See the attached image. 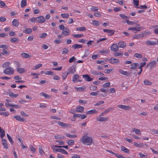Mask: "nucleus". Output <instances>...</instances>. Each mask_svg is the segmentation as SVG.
Returning a JSON list of instances; mask_svg holds the SVG:
<instances>
[{
    "label": "nucleus",
    "instance_id": "bb28decb",
    "mask_svg": "<svg viewBox=\"0 0 158 158\" xmlns=\"http://www.w3.org/2000/svg\"><path fill=\"white\" fill-rule=\"evenodd\" d=\"M72 48L74 49L77 48H80L82 47V46L80 44H75L72 46Z\"/></svg>",
    "mask_w": 158,
    "mask_h": 158
},
{
    "label": "nucleus",
    "instance_id": "79ce46f5",
    "mask_svg": "<svg viewBox=\"0 0 158 158\" xmlns=\"http://www.w3.org/2000/svg\"><path fill=\"white\" fill-rule=\"evenodd\" d=\"M55 148H65L66 149H69L68 148V146H58V145H55L53 146V148H52L55 149Z\"/></svg>",
    "mask_w": 158,
    "mask_h": 158
},
{
    "label": "nucleus",
    "instance_id": "aec40b11",
    "mask_svg": "<svg viewBox=\"0 0 158 158\" xmlns=\"http://www.w3.org/2000/svg\"><path fill=\"white\" fill-rule=\"evenodd\" d=\"M85 86H83L81 87H75V89L77 91H83L85 90Z\"/></svg>",
    "mask_w": 158,
    "mask_h": 158
},
{
    "label": "nucleus",
    "instance_id": "7ed1b4c3",
    "mask_svg": "<svg viewBox=\"0 0 158 158\" xmlns=\"http://www.w3.org/2000/svg\"><path fill=\"white\" fill-rule=\"evenodd\" d=\"M150 34L151 32L149 31L147 33L144 32L142 34H138L137 35H134L133 37V39H142L144 37V35H145L146 33Z\"/></svg>",
    "mask_w": 158,
    "mask_h": 158
},
{
    "label": "nucleus",
    "instance_id": "f704fd0d",
    "mask_svg": "<svg viewBox=\"0 0 158 158\" xmlns=\"http://www.w3.org/2000/svg\"><path fill=\"white\" fill-rule=\"evenodd\" d=\"M0 132L1 133L0 137L2 138L5 136V133L4 131L2 129L1 127H0Z\"/></svg>",
    "mask_w": 158,
    "mask_h": 158
},
{
    "label": "nucleus",
    "instance_id": "09e8293b",
    "mask_svg": "<svg viewBox=\"0 0 158 158\" xmlns=\"http://www.w3.org/2000/svg\"><path fill=\"white\" fill-rule=\"evenodd\" d=\"M126 22L128 24L131 25H133L134 24H136L137 23V22L136 23V22H133V21H130L128 20H127L126 21Z\"/></svg>",
    "mask_w": 158,
    "mask_h": 158
},
{
    "label": "nucleus",
    "instance_id": "f257e3e1",
    "mask_svg": "<svg viewBox=\"0 0 158 158\" xmlns=\"http://www.w3.org/2000/svg\"><path fill=\"white\" fill-rule=\"evenodd\" d=\"M80 141L83 144L87 145H90L92 143L93 139L91 137H82Z\"/></svg>",
    "mask_w": 158,
    "mask_h": 158
},
{
    "label": "nucleus",
    "instance_id": "473e14b6",
    "mask_svg": "<svg viewBox=\"0 0 158 158\" xmlns=\"http://www.w3.org/2000/svg\"><path fill=\"white\" fill-rule=\"evenodd\" d=\"M76 30L79 31H85L86 30V29L85 27H76Z\"/></svg>",
    "mask_w": 158,
    "mask_h": 158
},
{
    "label": "nucleus",
    "instance_id": "a211bd4d",
    "mask_svg": "<svg viewBox=\"0 0 158 158\" xmlns=\"http://www.w3.org/2000/svg\"><path fill=\"white\" fill-rule=\"evenodd\" d=\"M54 122L57 123L59 125L61 126L62 127H66L67 126V125L66 123H65L63 122L57 121H54Z\"/></svg>",
    "mask_w": 158,
    "mask_h": 158
},
{
    "label": "nucleus",
    "instance_id": "49530a36",
    "mask_svg": "<svg viewBox=\"0 0 158 158\" xmlns=\"http://www.w3.org/2000/svg\"><path fill=\"white\" fill-rule=\"evenodd\" d=\"M97 88H98L96 86H95V85H91L89 87V89L91 90H93V91L95 90H96L97 89Z\"/></svg>",
    "mask_w": 158,
    "mask_h": 158
},
{
    "label": "nucleus",
    "instance_id": "3c124183",
    "mask_svg": "<svg viewBox=\"0 0 158 158\" xmlns=\"http://www.w3.org/2000/svg\"><path fill=\"white\" fill-rule=\"evenodd\" d=\"M76 58L74 56H73L69 60V62L70 63H72L73 62L75 61L76 60Z\"/></svg>",
    "mask_w": 158,
    "mask_h": 158
},
{
    "label": "nucleus",
    "instance_id": "b1692460",
    "mask_svg": "<svg viewBox=\"0 0 158 158\" xmlns=\"http://www.w3.org/2000/svg\"><path fill=\"white\" fill-rule=\"evenodd\" d=\"M10 41L12 43H17L18 42L19 40V39L16 38H12L10 39Z\"/></svg>",
    "mask_w": 158,
    "mask_h": 158
},
{
    "label": "nucleus",
    "instance_id": "864d4df0",
    "mask_svg": "<svg viewBox=\"0 0 158 158\" xmlns=\"http://www.w3.org/2000/svg\"><path fill=\"white\" fill-rule=\"evenodd\" d=\"M2 54L3 55H8L9 54V52L6 50V49H3L2 50Z\"/></svg>",
    "mask_w": 158,
    "mask_h": 158
},
{
    "label": "nucleus",
    "instance_id": "c9c22d12",
    "mask_svg": "<svg viewBox=\"0 0 158 158\" xmlns=\"http://www.w3.org/2000/svg\"><path fill=\"white\" fill-rule=\"evenodd\" d=\"M40 95L44 96L46 98H50V96L49 95L44 92L41 93L40 94Z\"/></svg>",
    "mask_w": 158,
    "mask_h": 158
},
{
    "label": "nucleus",
    "instance_id": "5701e85b",
    "mask_svg": "<svg viewBox=\"0 0 158 158\" xmlns=\"http://www.w3.org/2000/svg\"><path fill=\"white\" fill-rule=\"evenodd\" d=\"M138 66H139V63H133L131 65V68L132 69H138Z\"/></svg>",
    "mask_w": 158,
    "mask_h": 158
},
{
    "label": "nucleus",
    "instance_id": "37998d69",
    "mask_svg": "<svg viewBox=\"0 0 158 158\" xmlns=\"http://www.w3.org/2000/svg\"><path fill=\"white\" fill-rule=\"evenodd\" d=\"M69 74V73L68 72H65L63 73L62 74V77L63 78V79H65V78Z\"/></svg>",
    "mask_w": 158,
    "mask_h": 158
},
{
    "label": "nucleus",
    "instance_id": "0e129e2a",
    "mask_svg": "<svg viewBox=\"0 0 158 158\" xmlns=\"http://www.w3.org/2000/svg\"><path fill=\"white\" fill-rule=\"evenodd\" d=\"M44 73L46 75H53V72L51 71H45L44 72Z\"/></svg>",
    "mask_w": 158,
    "mask_h": 158
},
{
    "label": "nucleus",
    "instance_id": "a19ab883",
    "mask_svg": "<svg viewBox=\"0 0 158 158\" xmlns=\"http://www.w3.org/2000/svg\"><path fill=\"white\" fill-rule=\"evenodd\" d=\"M69 32V30H67V31H63L61 34H63V35L64 36L68 35Z\"/></svg>",
    "mask_w": 158,
    "mask_h": 158
},
{
    "label": "nucleus",
    "instance_id": "6ab92c4d",
    "mask_svg": "<svg viewBox=\"0 0 158 158\" xmlns=\"http://www.w3.org/2000/svg\"><path fill=\"white\" fill-rule=\"evenodd\" d=\"M104 32H107L110 33L109 35L111 36L114 34V30H109L107 29H105L103 30Z\"/></svg>",
    "mask_w": 158,
    "mask_h": 158
},
{
    "label": "nucleus",
    "instance_id": "4d7b16f0",
    "mask_svg": "<svg viewBox=\"0 0 158 158\" xmlns=\"http://www.w3.org/2000/svg\"><path fill=\"white\" fill-rule=\"evenodd\" d=\"M99 91H97L96 92H91L90 93V94L91 95L96 96L98 95V94H99Z\"/></svg>",
    "mask_w": 158,
    "mask_h": 158
},
{
    "label": "nucleus",
    "instance_id": "58836bf2",
    "mask_svg": "<svg viewBox=\"0 0 158 158\" xmlns=\"http://www.w3.org/2000/svg\"><path fill=\"white\" fill-rule=\"evenodd\" d=\"M9 48L8 46L5 44L0 45V48L3 49L7 50Z\"/></svg>",
    "mask_w": 158,
    "mask_h": 158
},
{
    "label": "nucleus",
    "instance_id": "e2e57ef3",
    "mask_svg": "<svg viewBox=\"0 0 158 158\" xmlns=\"http://www.w3.org/2000/svg\"><path fill=\"white\" fill-rule=\"evenodd\" d=\"M98 72L95 70H93L91 71V74L94 76H98Z\"/></svg>",
    "mask_w": 158,
    "mask_h": 158
},
{
    "label": "nucleus",
    "instance_id": "412c9836",
    "mask_svg": "<svg viewBox=\"0 0 158 158\" xmlns=\"http://www.w3.org/2000/svg\"><path fill=\"white\" fill-rule=\"evenodd\" d=\"M79 78V76L78 74H74L73 77V81L75 83L77 82V80Z\"/></svg>",
    "mask_w": 158,
    "mask_h": 158
},
{
    "label": "nucleus",
    "instance_id": "8fccbe9b",
    "mask_svg": "<svg viewBox=\"0 0 158 158\" xmlns=\"http://www.w3.org/2000/svg\"><path fill=\"white\" fill-rule=\"evenodd\" d=\"M146 64V63L145 62L141 63L140 64V65H139V66H138V69H142V68Z\"/></svg>",
    "mask_w": 158,
    "mask_h": 158
},
{
    "label": "nucleus",
    "instance_id": "13d9d810",
    "mask_svg": "<svg viewBox=\"0 0 158 158\" xmlns=\"http://www.w3.org/2000/svg\"><path fill=\"white\" fill-rule=\"evenodd\" d=\"M61 15L63 18H68L69 16V14L68 13L62 14Z\"/></svg>",
    "mask_w": 158,
    "mask_h": 158
},
{
    "label": "nucleus",
    "instance_id": "f03ea898",
    "mask_svg": "<svg viewBox=\"0 0 158 158\" xmlns=\"http://www.w3.org/2000/svg\"><path fill=\"white\" fill-rule=\"evenodd\" d=\"M14 69L10 66L6 68L3 71V73L5 74L9 75H13L14 73Z\"/></svg>",
    "mask_w": 158,
    "mask_h": 158
},
{
    "label": "nucleus",
    "instance_id": "2f4dec72",
    "mask_svg": "<svg viewBox=\"0 0 158 158\" xmlns=\"http://www.w3.org/2000/svg\"><path fill=\"white\" fill-rule=\"evenodd\" d=\"M21 55L23 57L25 58H29L31 57V56L25 53H22Z\"/></svg>",
    "mask_w": 158,
    "mask_h": 158
},
{
    "label": "nucleus",
    "instance_id": "774afa93",
    "mask_svg": "<svg viewBox=\"0 0 158 158\" xmlns=\"http://www.w3.org/2000/svg\"><path fill=\"white\" fill-rule=\"evenodd\" d=\"M68 50L66 48H64L62 49V54H65L67 53L68 52Z\"/></svg>",
    "mask_w": 158,
    "mask_h": 158
},
{
    "label": "nucleus",
    "instance_id": "c03bdc74",
    "mask_svg": "<svg viewBox=\"0 0 158 158\" xmlns=\"http://www.w3.org/2000/svg\"><path fill=\"white\" fill-rule=\"evenodd\" d=\"M114 109V108L113 107H110L109 108H108L106 110L104 111V113H105L106 114H107L110 111H112Z\"/></svg>",
    "mask_w": 158,
    "mask_h": 158
},
{
    "label": "nucleus",
    "instance_id": "ea45409f",
    "mask_svg": "<svg viewBox=\"0 0 158 158\" xmlns=\"http://www.w3.org/2000/svg\"><path fill=\"white\" fill-rule=\"evenodd\" d=\"M114 55L115 56H122L123 55V52L120 53L119 52H115L114 53Z\"/></svg>",
    "mask_w": 158,
    "mask_h": 158
},
{
    "label": "nucleus",
    "instance_id": "680f3d73",
    "mask_svg": "<svg viewBox=\"0 0 158 158\" xmlns=\"http://www.w3.org/2000/svg\"><path fill=\"white\" fill-rule=\"evenodd\" d=\"M133 4L136 6H138L139 5V1L137 0H133Z\"/></svg>",
    "mask_w": 158,
    "mask_h": 158
},
{
    "label": "nucleus",
    "instance_id": "1a4fd4ad",
    "mask_svg": "<svg viewBox=\"0 0 158 158\" xmlns=\"http://www.w3.org/2000/svg\"><path fill=\"white\" fill-rule=\"evenodd\" d=\"M45 19L43 16L37 17V21L38 23H43L45 21Z\"/></svg>",
    "mask_w": 158,
    "mask_h": 158
},
{
    "label": "nucleus",
    "instance_id": "cd10ccee",
    "mask_svg": "<svg viewBox=\"0 0 158 158\" xmlns=\"http://www.w3.org/2000/svg\"><path fill=\"white\" fill-rule=\"evenodd\" d=\"M121 150L122 151H123L124 152L129 153L130 152V151L128 149L126 148L124 146H122L121 148Z\"/></svg>",
    "mask_w": 158,
    "mask_h": 158
},
{
    "label": "nucleus",
    "instance_id": "9b49d317",
    "mask_svg": "<svg viewBox=\"0 0 158 158\" xmlns=\"http://www.w3.org/2000/svg\"><path fill=\"white\" fill-rule=\"evenodd\" d=\"M84 109V108L83 106H77L76 111V112H79L80 113H83V110Z\"/></svg>",
    "mask_w": 158,
    "mask_h": 158
},
{
    "label": "nucleus",
    "instance_id": "39448f33",
    "mask_svg": "<svg viewBox=\"0 0 158 158\" xmlns=\"http://www.w3.org/2000/svg\"><path fill=\"white\" fill-rule=\"evenodd\" d=\"M110 49L113 52H117L119 50L118 47L116 44H113L110 46Z\"/></svg>",
    "mask_w": 158,
    "mask_h": 158
},
{
    "label": "nucleus",
    "instance_id": "ddd939ff",
    "mask_svg": "<svg viewBox=\"0 0 158 158\" xmlns=\"http://www.w3.org/2000/svg\"><path fill=\"white\" fill-rule=\"evenodd\" d=\"M118 47L119 48H124L126 46V43L123 41H120L118 43Z\"/></svg>",
    "mask_w": 158,
    "mask_h": 158
},
{
    "label": "nucleus",
    "instance_id": "6e6d98bb",
    "mask_svg": "<svg viewBox=\"0 0 158 158\" xmlns=\"http://www.w3.org/2000/svg\"><path fill=\"white\" fill-rule=\"evenodd\" d=\"M10 64V63L9 62H6L3 64L2 65V67L3 68H6V67H9L8 66Z\"/></svg>",
    "mask_w": 158,
    "mask_h": 158
},
{
    "label": "nucleus",
    "instance_id": "4468645a",
    "mask_svg": "<svg viewBox=\"0 0 158 158\" xmlns=\"http://www.w3.org/2000/svg\"><path fill=\"white\" fill-rule=\"evenodd\" d=\"M2 144L4 148L7 149L8 147L6 139H2Z\"/></svg>",
    "mask_w": 158,
    "mask_h": 158
},
{
    "label": "nucleus",
    "instance_id": "bf43d9fd",
    "mask_svg": "<svg viewBox=\"0 0 158 158\" xmlns=\"http://www.w3.org/2000/svg\"><path fill=\"white\" fill-rule=\"evenodd\" d=\"M55 138L56 139H64V137H63L61 136L60 135H56L55 136Z\"/></svg>",
    "mask_w": 158,
    "mask_h": 158
},
{
    "label": "nucleus",
    "instance_id": "a878e982",
    "mask_svg": "<svg viewBox=\"0 0 158 158\" xmlns=\"http://www.w3.org/2000/svg\"><path fill=\"white\" fill-rule=\"evenodd\" d=\"M92 24L94 26H98L101 23L100 21L93 20Z\"/></svg>",
    "mask_w": 158,
    "mask_h": 158
},
{
    "label": "nucleus",
    "instance_id": "e433bc0d",
    "mask_svg": "<svg viewBox=\"0 0 158 158\" xmlns=\"http://www.w3.org/2000/svg\"><path fill=\"white\" fill-rule=\"evenodd\" d=\"M16 69H17V71L20 74L23 73L25 71L24 69L23 68H17Z\"/></svg>",
    "mask_w": 158,
    "mask_h": 158
},
{
    "label": "nucleus",
    "instance_id": "4c0bfd02",
    "mask_svg": "<svg viewBox=\"0 0 158 158\" xmlns=\"http://www.w3.org/2000/svg\"><path fill=\"white\" fill-rule=\"evenodd\" d=\"M66 136L69 138H72L77 137V135H71L69 134H66Z\"/></svg>",
    "mask_w": 158,
    "mask_h": 158
},
{
    "label": "nucleus",
    "instance_id": "a18cd8bd",
    "mask_svg": "<svg viewBox=\"0 0 158 158\" xmlns=\"http://www.w3.org/2000/svg\"><path fill=\"white\" fill-rule=\"evenodd\" d=\"M134 56L137 58L139 59L142 58L143 56L142 54L137 53H135Z\"/></svg>",
    "mask_w": 158,
    "mask_h": 158
},
{
    "label": "nucleus",
    "instance_id": "f8f14e48",
    "mask_svg": "<svg viewBox=\"0 0 158 158\" xmlns=\"http://www.w3.org/2000/svg\"><path fill=\"white\" fill-rule=\"evenodd\" d=\"M146 44L148 45H155L157 44V43L155 41H152L149 40H148L145 42Z\"/></svg>",
    "mask_w": 158,
    "mask_h": 158
},
{
    "label": "nucleus",
    "instance_id": "423d86ee",
    "mask_svg": "<svg viewBox=\"0 0 158 158\" xmlns=\"http://www.w3.org/2000/svg\"><path fill=\"white\" fill-rule=\"evenodd\" d=\"M117 107L119 108L124 110H129L131 109V107L129 106H127L122 105H118Z\"/></svg>",
    "mask_w": 158,
    "mask_h": 158
},
{
    "label": "nucleus",
    "instance_id": "7c9ffc66",
    "mask_svg": "<svg viewBox=\"0 0 158 158\" xmlns=\"http://www.w3.org/2000/svg\"><path fill=\"white\" fill-rule=\"evenodd\" d=\"M27 5V0H22L21 3V7L23 8Z\"/></svg>",
    "mask_w": 158,
    "mask_h": 158
},
{
    "label": "nucleus",
    "instance_id": "2eb2a0df",
    "mask_svg": "<svg viewBox=\"0 0 158 158\" xmlns=\"http://www.w3.org/2000/svg\"><path fill=\"white\" fill-rule=\"evenodd\" d=\"M98 113V111L97 110L95 109H94L87 111L86 112V114H97Z\"/></svg>",
    "mask_w": 158,
    "mask_h": 158
},
{
    "label": "nucleus",
    "instance_id": "338daca9",
    "mask_svg": "<svg viewBox=\"0 0 158 158\" xmlns=\"http://www.w3.org/2000/svg\"><path fill=\"white\" fill-rule=\"evenodd\" d=\"M144 83L146 85H150L152 84L151 82L147 80H144Z\"/></svg>",
    "mask_w": 158,
    "mask_h": 158
},
{
    "label": "nucleus",
    "instance_id": "c756f323",
    "mask_svg": "<svg viewBox=\"0 0 158 158\" xmlns=\"http://www.w3.org/2000/svg\"><path fill=\"white\" fill-rule=\"evenodd\" d=\"M9 95L12 98H16L17 96H19V94H14V93H13L12 92H10L9 93Z\"/></svg>",
    "mask_w": 158,
    "mask_h": 158
},
{
    "label": "nucleus",
    "instance_id": "603ef678",
    "mask_svg": "<svg viewBox=\"0 0 158 158\" xmlns=\"http://www.w3.org/2000/svg\"><path fill=\"white\" fill-rule=\"evenodd\" d=\"M99 53L101 54H103V53H105V54H106L109 53V51L107 50H100L99 51Z\"/></svg>",
    "mask_w": 158,
    "mask_h": 158
},
{
    "label": "nucleus",
    "instance_id": "c85d7f7f",
    "mask_svg": "<svg viewBox=\"0 0 158 158\" xmlns=\"http://www.w3.org/2000/svg\"><path fill=\"white\" fill-rule=\"evenodd\" d=\"M32 31V29L31 28H28L26 29L25 30H23V32L24 33L29 34L31 33Z\"/></svg>",
    "mask_w": 158,
    "mask_h": 158
},
{
    "label": "nucleus",
    "instance_id": "de8ad7c7",
    "mask_svg": "<svg viewBox=\"0 0 158 158\" xmlns=\"http://www.w3.org/2000/svg\"><path fill=\"white\" fill-rule=\"evenodd\" d=\"M73 36L77 38H80L83 36V34H74L73 35Z\"/></svg>",
    "mask_w": 158,
    "mask_h": 158
},
{
    "label": "nucleus",
    "instance_id": "dca6fc26",
    "mask_svg": "<svg viewBox=\"0 0 158 158\" xmlns=\"http://www.w3.org/2000/svg\"><path fill=\"white\" fill-rule=\"evenodd\" d=\"M119 72L122 74L127 76H129L130 75V73L127 71H124L122 69H120L119 70Z\"/></svg>",
    "mask_w": 158,
    "mask_h": 158
},
{
    "label": "nucleus",
    "instance_id": "20e7f679",
    "mask_svg": "<svg viewBox=\"0 0 158 158\" xmlns=\"http://www.w3.org/2000/svg\"><path fill=\"white\" fill-rule=\"evenodd\" d=\"M108 61L111 64H118L119 63L120 61L119 59L114 58L113 57H111L110 59H107Z\"/></svg>",
    "mask_w": 158,
    "mask_h": 158
},
{
    "label": "nucleus",
    "instance_id": "6e6552de",
    "mask_svg": "<svg viewBox=\"0 0 158 158\" xmlns=\"http://www.w3.org/2000/svg\"><path fill=\"white\" fill-rule=\"evenodd\" d=\"M75 66L73 65L68 70V72L69 74L74 73L76 72Z\"/></svg>",
    "mask_w": 158,
    "mask_h": 158
},
{
    "label": "nucleus",
    "instance_id": "052dcab7",
    "mask_svg": "<svg viewBox=\"0 0 158 158\" xmlns=\"http://www.w3.org/2000/svg\"><path fill=\"white\" fill-rule=\"evenodd\" d=\"M67 143L69 145H72L74 143V141L73 140L71 139L69 140Z\"/></svg>",
    "mask_w": 158,
    "mask_h": 158
},
{
    "label": "nucleus",
    "instance_id": "72a5a7b5",
    "mask_svg": "<svg viewBox=\"0 0 158 158\" xmlns=\"http://www.w3.org/2000/svg\"><path fill=\"white\" fill-rule=\"evenodd\" d=\"M132 131L135 132L136 134L138 135H140L141 132L139 130L135 128H133L132 129Z\"/></svg>",
    "mask_w": 158,
    "mask_h": 158
},
{
    "label": "nucleus",
    "instance_id": "f3484780",
    "mask_svg": "<svg viewBox=\"0 0 158 158\" xmlns=\"http://www.w3.org/2000/svg\"><path fill=\"white\" fill-rule=\"evenodd\" d=\"M156 64V61L155 60H152L150 63L147 64V66H150L152 68Z\"/></svg>",
    "mask_w": 158,
    "mask_h": 158
},
{
    "label": "nucleus",
    "instance_id": "69168bd1",
    "mask_svg": "<svg viewBox=\"0 0 158 158\" xmlns=\"http://www.w3.org/2000/svg\"><path fill=\"white\" fill-rule=\"evenodd\" d=\"M47 33H43L42 34H41L40 36V38H44L47 37Z\"/></svg>",
    "mask_w": 158,
    "mask_h": 158
},
{
    "label": "nucleus",
    "instance_id": "5fc2aeb1",
    "mask_svg": "<svg viewBox=\"0 0 158 158\" xmlns=\"http://www.w3.org/2000/svg\"><path fill=\"white\" fill-rule=\"evenodd\" d=\"M90 10L92 11H97L98 10V8L94 6H92Z\"/></svg>",
    "mask_w": 158,
    "mask_h": 158
},
{
    "label": "nucleus",
    "instance_id": "393cba45",
    "mask_svg": "<svg viewBox=\"0 0 158 158\" xmlns=\"http://www.w3.org/2000/svg\"><path fill=\"white\" fill-rule=\"evenodd\" d=\"M17 120L20 122H24V119L23 118H21L19 116L16 115L14 117Z\"/></svg>",
    "mask_w": 158,
    "mask_h": 158
},
{
    "label": "nucleus",
    "instance_id": "4be33fe9",
    "mask_svg": "<svg viewBox=\"0 0 158 158\" xmlns=\"http://www.w3.org/2000/svg\"><path fill=\"white\" fill-rule=\"evenodd\" d=\"M12 25L18 27L19 25V23L18 20L14 19L12 22Z\"/></svg>",
    "mask_w": 158,
    "mask_h": 158
},
{
    "label": "nucleus",
    "instance_id": "9d476101",
    "mask_svg": "<svg viewBox=\"0 0 158 158\" xmlns=\"http://www.w3.org/2000/svg\"><path fill=\"white\" fill-rule=\"evenodd\" d=\"M82 77L85 79L86 81H91L93 80V78L90 77L88 74L83 75Z\"/></svg>",
    "mask_w": 158,
    "mask_h": 158
},
{
    "label": "nucleus",
    "instance_id": "0eeeda50",
    "mask_svg": "<svg viewBox=\"0 0 158 158\" xmlns=\"http://www.w3.org/2000/svg\"><path fill=\"white\" fill-rule=\"evenodd\" d=\"M109 118L104 117H97L96 118V120L97 121L99 122H105L108 120Z\"/></svg>",
    "mask_w": 158,
    "mask_h": 158
}]
</instances>
